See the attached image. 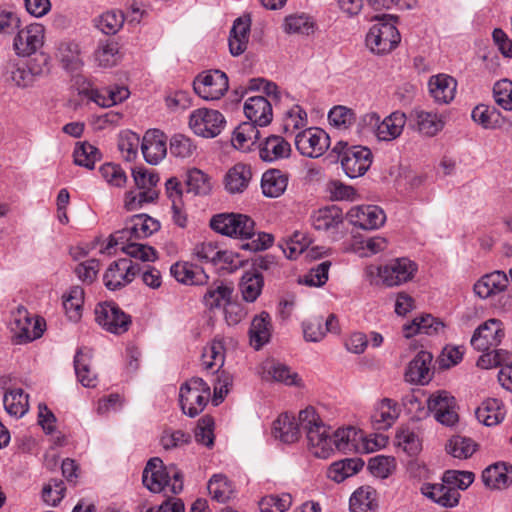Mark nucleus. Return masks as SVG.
<instances>
[{
    "instance_id": "nucleus-16",
    "label": "nucleus",
    "mask_w": 512,
    "mask_h": 512,
    "mask_svg": "<svg viewBox=\"0 0 512 512\" xmlns=\"http://www.w3.org/2000/svg\"><path fill=\"white\" fill-rule=\"evenodd\" d=\"M348 222L362 230L378 229L386 221L384 210L377 205H356L346 214Z\"/></svg>"
},
{
    "instance_id": "nucleus-34",
    "label": "nucleus",
    "mask_w": 512,
    "mask_h": 512,
    "mask_svg": "<svg viewBox=\"0 0 512 512\" xmlns=\"http://www.w3.org/2000/svg\"><path fill=\"white\" fill-rule=\"evenodd\" d=\"M250 19L237 18L230 30L228 45L233 56H239L247 49L250 35Z\"/></svg>"
},
{
    "instance_id": "nucleus-6",
    "label": "nucleus",
    "mask_w": 512,
    "mask_h": 512,
    "mask_svg": "<svg viewBox=\"0 0 512 512\" xmlns=\"http://www.w3.org/2000/svg\"><path fill=\"white\" fill-rule=\"evenodd\" d=\"M332 151L338 155L341 166L349 178L364 175L372 164L371 150L364 146H348L347 143L340 141Z\"/></svg>"
},
{
    "instance_id": "nucleus-58",
    "label": "nucleus",
    "mask_w": 512,
    "mask_h": 512,
    "mask_svg": "<svg viewBox=\"0 0 512 512\" xmlns=\"http://www.w3.org/2000/svg\"><path fill=\"white\" fill-rule=\"evenodd\" d=\"M157 198L158 190H131L125 194L124 207L127 211H136Z\"/></svg>"
},
{
    "instance_id": "nucleus-49",
    "label": "nucleus",
    "mask_w": 512,
    "mask_h": 512,
    "mask_svg": "<svg viewBox=\"0 0 512 512\" xmlns=\"http://www.w3.org/2000/svg\"><path fill=\"white\" fill-rule=\"evenodd\" d=\"M260 137L257 126L251 122L240 124L232 136V144L236 149L247 150Z\"/></svg>"
},
{
    "instance_id": "nucleus-21",
    "label": "nucleus",
    "mask_w": 512,
    "mask_h": 512,
    "mask_svg": "<svg viewBox=\"0 0 512 512\" xmlns=\"http://www.w3.org/2000/svg\"><path fill=\"white\" fill-rule=\"evenodd\" d=\"M400 414L396 401L383 398L377 401L370 413V423L374 430L385 431L392 427Z\"/></svg>"
},
{
    "instance_id": "nucleus-8",
    "label": "nucleus",
    "mask_w": 512,
    "mask_h": 512,
    "mask_svg": "<svg viewBox=\"0 0 512 512\" xmlns=\"http://www.w3.org/2000/svg\"><path fill=\"white\" fill-rule=\"evenodd\" d=\"M211 228L225 236L237 239H252L255 236L254 220L244 214L223 213L212 217Z\"/></svg>"
},
{
    "instance_id": "nucleus-63",
    "label": "nucleus",
    "mask_w": 512,
    "mask_h": 512,
    "mask_svg": "<svg viewBox=\"0 0 512 512\" xmlns=\"http://www.w3.org/2000/svg\"><path fill=\"white\" fill-rule=\"evenodd\" d=\"M314 22L305 14L290 15L285 18L284 30L287 33L309 35L314 32Z\"/></svg>"
},
{
    "instance_id": "nucleus-52",
    "label": "nucleus",
    "mask_w": 512,
    "mask_h": 512,
    "mask_svg": "<svg viewBox=\"0 0 512 512\" xmlns=\"http://www.w3.org/2000/svg\"><path fill=\"white\" fill-rule=\"evenodd\" d=\"M118 53L119 47L115 41H101L94 52V60L100 67H112L117 63Z\"/></svg>"
},
{
    "instance_id": "nucleus-13",
    "label": "nucleus",
    "mask_w": 512,
    "mask_h": 512,
    "mask_svg": "<svg viewBox=\"0 0 512 512\" xmlns=\"http://www.w3.org/2000/svg\"><path fill=\"white\" fill-rule=\"evenodd\" d=\"M295 146L301 155L318 158L329 148L330 137L323 129L310 127L296 133Z\"/></svg>"
},
{
    "instance_id": "nucleus-60",
    "label": "nucleus",
    "mask_w": 512,
    "mask_h": 512,
    "mask_svg": "<svg viewBox=\"0 0 512 512\" xmlns=\"http://www.w3.org/2000/svg\"><path fill=\"white\" fill-rule=\"evenodd\" d=\"M474 479V473L460 470H446L441 477L444 483L457 492L466 490L474 482Z\"/></svg>"
},
{
    "instance_id": "nucleus-30",
    "label": "nucleus",
    "mask_w": 512,
    "mask_h": 512,
    "mask_svg": "<svg viewBox=\"0 0 512 512\" xmlns=\"http://www.w3.org/2000/svg\"><path fill=\"white\" fill-rule=\"evenodd\" d=\"M477 420L485 426H495L501 423L506 415V409L501 400L488 398L476 409Z\"/></svg>"
},
{
    "instance_id": "nucleus-14",
    "label": "nucleus",
    "mask_w": 512,
    "mask_h": 512,
    "mask_svg": "<svg viewBox=\"0 0 512 512\" xmlns=\"http://www.w3.org/2000/svg\"><path fill=\"white\" fill-rule=\"evenodd\" d=\"M96 322L106 331L123 334L128 331L131 318L113 302L99 303L95 308Z\"/></svg>"
},
{
    "instance_id": "nucleus-9",
    "label": "nucleus",
    "mask_w": 512,
    "mask_h": 512,
    "mask_svg": "<svg viewBox=\"0 0 512 512\" xmlns=\"http://www.w3.org/2000/svg\"><path fill=\"white\" fill-rule=\"evenodd\" d=\"M400 41L401 35L395 24L382 19L373 24L366 35V46L377 55L390 53Z\"/></svg>"
},
{
    "instance_id": "nucleus-23",
    "label": "nucleus",
    "mask_w": 512,
    "mask_h": 512,
    "mask_svg": "<svg viewBox=\"0 0 512 512\" xmlns=\"http://www.w3.org/2000/svg\"><path fill=\"white\" fill-rule=\"evenodd\" d=\"M432 360L433 356L430 352H418L406 368L405 380L412 384H428L433 375L431 371Z\"/></svg>"
},
{
    "instance_id": "nucleus-54",
    "label": "nucleus",
    "mask_w": 512,
    "mask_h": 512,
    "mask_svg": "<svg viewBox=\"0 0 512 512\" xmlns=\"http://www.w3.org/2000/svg\"><path fill=\"white\" fill-rule=\"evenodd\" d=\"M74 163L87 169H93L100 158L99 150L88 142H79L73 151Z\"/></svg>"
},
{
    "instance_id": "nucleus-10",
    "label": "nucleus",
    "mask_w": 512,
    "mask_h": 512,
    "mask_svg": "<svg viewBox=\"0 0 512 512\" xmlns=\"http://www.w3.org/2000/svg\"><path fill=\"white\" fill-rule=\"evenodd\" d=\"M227 75L220 70H209L199 74L193 81L195 93L206 101L220 99L228 90Z\"/></svg>"
},
{
    "instance_id": "nucleus-47",
    "label": "nucleus",
    "mask_w": 512,
    "mask_h": 512,
    "mask_svg": "<svg viewBox=\"0 0 512 512\" xmlns=\"http://www.w3.org/2000/svg\"><path fill=\"white\" fill-rule=\"evenodd\" d=\"M57 57L62 62L64 68L70 72L78 71L83 65L79 45L73 41L61 42L58 47Z\"/></svg>"
},
{
    "instance_id": "nucleus-3",
    "label": "nucleus",
    "mask_w": 512,
    "mask_h": 512,
    "mask_svg": "<svg viewBox=\"0 0 512 512\" xmlns=\"http://www.w3.org/2000/svg\"><path fill=\"white\" fill-rule=\"evenodd\" d=\"M142 482L153 493L178 494L183 489V476L174 466L163 467L159 458L150 459L142 474Z\"/></svg>"
},
{
    "instance_id": "nucleus-20",
    "label": "nucleus",
    "mask_w": 512,
    "mask_h": 512,
    "mask_svg": "<svg viewBox=\"0 0 512 512\" xmlns=\"http://www.w3.org/2000/svg\"><path fill=\"white\" fill-rule=\"evenodd\" d=\"M141 151L148 164H159L167 155L166 135L159 129L147 130L142 138Z\"/></svg>"
},
{
    "instance_id": "nucleus-35",
    "label": "nucleus",
    "mask_w": 512,
    "mask_h": 512,
    "mask_svg": "<svg viewBox=\"0 0 512 512\" xmlns=\"http://www.w3.org/2000/svg\"><path fill=\"white\" fill-rule=\"evenodd\" d=\"M203 368L211 373L218 372L225 361V344L223 339L214 338L204 347L201 356Z\"/></svg>"
},
{
    "instance_id": "nucleus-43",
    "label": "nucleus",
    "mask_w": 512,
    "mask_h": 512,
    "mask_svg": "<svg viewBox=\"0 0 512 512\" xmlns=\"http://www.w3.org/2000/svg\"><path fill=\"white\" fill-rule=\"evenodd\" d=\"M361 435L354 427L339 428L332 435L333 451L352 453L358 450Z\"/></svg>"
},
{
    "instance_id": "nucleus-27",
    "label": "nucleus",
    "mask_w": 512,
    "mask_h": 512,
    "mask_svg": "<svg viewBox=\"0 0 512 512\" xmlns=\"http://www.w3.org/2000/svg\"><path fill=\"white\" fill-rule=\"evenodd\" d=\"M170 273L177 282L184 285H205L209 279L202 267L189 262L174 263Z\"/></svg>"
},
{
    "instance_id": "nucleus-44",
    "label": "nucleus",
    "mask_w": 512,
    "mask_h": 512,
    "mask_svg": "<svg viewBox=\"0 0 512 512\" xmlns=\"http://www.w3.org/2000/svg\"><path fill=\"white\" fill-rule=\"evenodd\" d=\"M233 289L223 282H215L209 286L203 301L209 309L225 308L232 298Z\"/></svg>"
},
{
    "instance_id": "nucleus-28",
    "label": "nucleus",
    "mask_w": 512,
    "mask_h": 512,
    "mask_svg": "<svg viewBox=\"0 0 512 512\" xmlns=\"http://www.w3.org/2000/svg\"><path fill=\"white\" fill-rule=\"evenodd\" d=\"M272 334V319L268 312L262 311L255 315L249 328V340L255 350L267 344Z\"/></svg>"
},
{
    "instance_id": "nucleus-61",
    "label": "nucleus",
    "mask_w": 512,
    "mask_h": 512,
    "mask_svg": "<svg viewBox=\"0 0 512 512\" xmlns=\"http://www.w3.org/2000/svg\"><path fill=\"white\" fill-rule=\"evenodd\" d=\"M124 23V15L121 11H107L96 19V27L106 35L118 32Z\"/></svg>"
},
{
    "instance_id": "nucleus-57",
    "label": "nucleus",
    "mask_w": 512,
    "mask_h": 512,
    "mask_svg": "<svg viewBox=\"0 0 512 512\" xmlns=\"http://www.w3.org/2000/svg\"><path fill=\"white\" fill-rule=\"evenodd\" d=\"M140 137L138 134L125 130L119 134L118 149L126 161L134 160L138 155Z\"/></svg>"
},
{
    "instance_id": "nucleus-41",
    "label": "nucleus",
    "mask_w": 512,
    "mask_h": 512,
    "mask_svg": "<svg viewBox=\"0 0 512 512\" xmlns=\"http://www.w3.org/2000/svg\"><path fill=\"white\" fill-rule=\"evenodd\" d=\"M84 296V289L78 285L70 287L63 295V307L69 320L77 322L81 318Z\"/></svg>"
},
{
    "instance_id": "nucleus-64",
    "label": "nucleus",
    "mask_w": 512,
    "mask_h": 512,
    "mask_svg": "<svg viewBox=\"0 0 512 512\" xmlns=\"http://www.w3.org/2000/svg\"><path fill=\"white\" fill-rule=\"evenodd\" d=\"M493 97L504 110L512 111V82L502 79L494 84Z\"/></svg>"
},
{
    "instance_id": "nucleus-18",
    "label": "nucleus",
    "mask_w": 512,
    "mask_h": 512,
    "mask_svg": "<svg viewBox=\"0 0 512 512\" xmlns=\"http://www.w3.org/2000/svg\"><path fill=\"white\" fill-rule=\"evenodd\" d=\"M138 272L139 267L132 261L119 259L109 265L103 275V282L108 290L115 291L131 283Z\"/></svg>"
},
{
    "instance_id": "nucleus-4",
    "label": "nucleus",
    "mask_w": 512,
    "mask_h": 512,
    "mask_svg": "<svg viewBox=\"0 0 512 512\" xmlns=\"http://www.w3.org/2000/svg\"><path fill=\"white\" fill-rule=\"evenodd\" d=\"M406 124V115L395 111L381 119L376 112L364 114L358 128L363 135H373L378 141L390 142L397 139L403 132Z\"/></svg>"
},
{
    "instance_id": "nucleus-1",
    "label": "nucleus",
    "mask_w": 512,
    "mask_h": 512,
    "mask_svg": "<svg viewBox=\"0 0 512 512\" xmlns=\"http://www.w3.org/2000/svg\"><path fill=\"white\" fill-rule=\"evenodd\" d=\"M160 229V223L147 214H137L126 221L125 226L110 235L107 245L101 252L110 253L112 248L119 249L128 256L141 261H154L156 250L138 240L147 238Z\"/></svg>"
},
{
    "instance_id": "nucleus-37",
    "label": "nucleus",
    "mask_w": 512,
    "mask_h": 512,
    "mask_svg": "<svg viewBox=\"0 0 512 512\" xmlns=\"http://www.w3.org/2000/svg\"><path fill=\"white\" fill-rule=\"evenodd\" d=\"M288 180V175L281 170H267L261 178L262 193L266 197L277 198L285 192Z\"/></svg>"
},
{
    "instance_id": "nucleus-59",
    "label": "nucleus",
    "mask_w": 512,
    "mask_h": 512,
    "mask_svg": "<svg viewBox=\"0 0 512 512\" xmlns=\"http://www.w3.org/2000/svg\"><path fill=\"white\" fill-rule=\"evenodd\" d=\"M446 450L454 458L467 459L475 452L476 444L470 438L454 436L446 445Z\"/></svg>"
},
{
    "instance_id": "nucleus-12",
    "label": "nucleus",
    "mask_w": 512,
    "mask_h": 512,
    "mask_svg": "<svg viewBox=\"0 0 512 512\" xmlns=\"http://www.w3.org/2000/svg\"><path fill=\"white\" fill-rule=\"evenodd\" d=\"M10 325L11 331L19 343H26L40 338L45 327L42 319L31 317L23 306H19L12 313Z\"/></svg>"
},
{
    "instance_id": "nucleus-5",
    "label": "nucleus",
    "mask_w": 512,
    "mask_h": 512,
    "mask_svg": "<svg viewBox=\"0 0 512 512\" xmlns=\"http://www.w3.org/2000/svg\"><path fill=\"white\" fill-rule=\"evenodd\" d=\"M418 271V265L407 257L391 259L384 265L367 266L365 274L368 278L376 275L386 287H396L411 281Z\"/></svg>"
},
{
    "instance_id": "nucleus-33",
    "label": "nucleus",
    "mask_w": 512,
    "mask_h": 512,
    "mask_svg": "<svg viewBox=\"0 0 512 512\" xmlns=\"http://www.w3.org/2000/svg\"><path fill=\"white\" fill-rule=\"evenodd\" d=\"M301 424L299 418L296 419L288 413L281 414L273 423V433L284 443H293L300 437Z\"/></svg>"
},
{
    "instance_id": "nucleus-40",
    "label": "nucleus",
    "mask_w": 512,
    "mask_h": 512,
    "mask_svg": "<svg viewBox=\"0 0 512 512\" xmlns=\"http://www.w3.org/2000/svg\"><path fill=\"white\" fill-rule=\"evenodd\" d=\"M472 120L483 129H496L501 126L502 117L499 110L491 105L478 104L471 112Z\"/></svg>"
},
{
    "instance_id": "nucleus-45",
    "label": "nucleus",
    "mask_w": 512,
    "mask_h": 512,
    "mask_svg": "<svg viewBox=\"0 0 512 512\" xmlns=\"http://www.w3.org/2000/svg\"><path fill=\"white\" fill-rule=\"evenodd\" d=\"M364 466V463L360 459L347 458L332 463L328 469V477L340 483L346 478L351 477L358 473Z\"/></svg>"
},
{
    "instance_id": "nucleus-7",
    "label": "nucleus",
    "mask_w": 512,
    "mask_h": 512,
    "mask_svg": "<svg viewBox=\"0 0 512 512\" xmlns=\"http://www.w3.org/2000/svg\"><path fill=\"white\" fill-rule=\"evenodd\" d=\"M210 386L199 377H193L181 385L179 402L184 414L195 417L201 413L210 398Z\"/></svg>"
},
{
    "instance_id": "nucleus-11",
    "label": "nucleus",
    "mask_w": 512,
    "mask_h": 512,
    "mask_svg": "<svg viewBox=\"0 0 512 512\" xmlns=\"http://www.w3.org/2000/svg\"><path fill=\"white\" fill-rule=\"evenodd\" d=\"M226 120L218 110L200 108L191 112L189 126L198 136L213 138L221 133Z\"/></svg>"
},
{
    "instance_id": "nucleus-42",
    "label": "nucleus",
    "mask_w": 512,
    "mask_h": 512,
    "mask_svg": "<svg viewBox=\"0 0 512 512\" xmlns=\"http://www.w3.org/2000/svg\"><path fill=\"white\" fill-rule=\"evenodd\" d=\"M351 512H374L377 508L376 492L370 486L358 488L350 497Z\"/></svg>"
},
{
    "instance_id": "nucleus-50",
    "label": "nucleus",
    "mask_w": 512,
    "mask_h": 512,
    "mask_svg": "<svg viewBox=\"0 0 512 512\" xmlns=\"http://www.w3.org/2000/svg\"><path fill=\"white\" fill-rule=\"evenodd\" d=\"M307 124V113L299 105H294L284 114L283 129L287 135H296L298 130L302 131L304 129H307Z\"/></svg>"
},
{
    "instance_id": "nucleus-46",
    "label": "nucleus",
    "mask_w": 512,
    "mask_h": 512,
    "mask_svg": "<svg viewBox=\"0 0 512 512\" xmlns=\"http://www.w3.org/2000/svg\"><path fill=\"white\" fill-rule=\"evenodd\" d=\"M263 277L257 271L245 272L239 282V289L246 302H254L261 294L263 288Z\"/></svg>"
},
{
    "instance_id": "nucleus-15",
    "label": "nucleus",
    "mask_w": 512,
    "mask_h": 512,
    "mask_svg": "<svg viewBox=\"0 0 512 512\" xmlns=\"http://www.w3.org/2000/svg\"><path fill=\"white\" fill-rule=\"evenodd\" d=\"M427 408L442 425L453 426L458 422L456 400L448 391L438 390L430 394L427 399Z\"/></svg>"
},
{
    "instance_id": "nucleus-53",
    "label": "nucleus",
    "mask_w": 512,
    "mask_h": 512,
    "mask_svg": "<svg viewBox=\"0 0 512 512\" xmlns=\"http://www.w3.org/2000/svg\"><path fill=\"white\" fill-rule=\"evenodd\" d=\"M74 368L78 381L87 388L96 386V375L90 370L89 356L78 350L74 357Z\"/></svg>"
},
{
    "instance_id": "nucleus-29",
    "label": "nucleus",
    "mask_w": 512,
    "mask_h": 512,
    "mask_svg": "<svg viewBox=\"0 0 512 512\" xmlns=\"http://www.w3.org/2000/svg\"><path fill=\"white\" fill-rule=\"evenodd\" d=\"M291 145L283 137L271 135L259 145V156L265 162H274L288 158Z\"/></svg>"
},
{
    "instance_id": "nucleus-56",
    "label": "nucleus",
    "mask_w": 512,
    "mask_h": 512,
    "mask_svg": "<svg viewBox=\"0 0 512 512\" xmlns=\"http://www.w3.org/2000/svg\"><path fill=\"white\" fill-rule=\"evenodd\" d=\"M330 267V261H323L299 277L298 282L309 287H322L328 280Z\"/></svg>"
},
{
    "instance_id": "nucleus-26",
    "label": "nucleus",
    "mask_w": 512,
    "mask_h": 512,
    "mask_svg": "<svg viewBox=\"0 0 512 512\" xmlns=\"http://www.w3.org/2000/svg\"><path fill=\"white\" fill-rule=\"evenodd\" d=\"M311 223L316 230L334 234L343 223V212L336 205H330L315 211Z\"/></svg>"
},
{
    "instance_id": "nucleus-51",
    "label": "nucleus",
    "mask_w": 512,
    "mask_h": 512,
    "mask_svg": "<svg viewBox=\"0 0 512 512\" xmlns=\"http://www.w3.org/2000/svg\"><path fill=\"white\" fill-rule=\"evenodd\" d=\"M395 444L409 456H416L422 450V441L418 434L409 428H401L395 436Z\"/></svg>"
},
{
    "instance_id": "nucleus-19",
    "label": "nucleus",
    "mask_w": 512,
    "mask_h": 512,
    "mask_svg": "<svg viewBox=\"0 0 512 512\" xmlns=\"http://www.w3.org/2000/svg\"><path fill=\"white\" fill-rule=\"evenodd\" d=\"M44 27L39 23L26 26L18 31L13 47L17 55L30 56L35 53L44 42Z\"/></svg>"
},
{
    "instance_id": "nucleus-22",
    "label": "nucleus",
    "mask_w": 512,
    "mask_h": 512,
    "mask_svg": "<svg viewBox=\"0 0 512 512\" xmlns=\"http://www.w3.org/2000/svg\"><path fill=\"white\" fill-rule=\"evenodd\" d=\"M421 494L441 507L453 508L458 505L461 495L441 480L440 483H423Z\"/></svg>"
},
{
    "instance_id": "nucleus-2",
    "label": "nucleus",
    "mask_w": 512,
    "mask_h": 512,
    "mask_svg": "<svg viewBox=\"0 0 512 512\" xmlns=\"http://www.w3.org/2000/svg\"><path fill=\"white\" fill-rule=\"evenodd\" d=\"M302 430L306 433L309 451L317 458L326 459L333 453L332 436L316 410L307 407L299 412Z\"/></svg>"
},
{
    "instance_id": "nucleus-31",
    "label": "nucleus",
    "mask_w": 512,
    "mask_h": 512,
    "mask_svg": "<svg viewBox=\"0 0 512 512\" xmlns=\"http://www.w3.org/2000/svg\"><path fill=\"white\" fill-rule=\"evenodd\" d=\"M508 284V278L504 272L495 271L484 275L474 284V292L482 299L504 291Z\"/></svg>"
},
{
    "instance_id": "nucleus-38",
    "label": "nucleus",
    "mask_w": 512,
    "mask_h": 512,
    "mask_svg": "<svg viewBox=\"0 0 512 512\" xmlns=\"http://www.w3.org/2000/svg\"><path fill=\"white\" fill-rule=\"evenodd\" d=\"M412 115L414 116L417 130L425 136H435L444 128L445 120L442 114L415 110Z\"/></svg>"
},
{
    "instance_id": "nucleus-48",
    "label": "nucleus",
    "mask_w": 512,
    "mask_h": 512,
    "mask_svg": "<svg viewBox=\"0 0 512 512\" xmlns=\"http://www.w3.org/2000/svg\"><path fill=\"white\" fill-rule=\"evenodd\" d=\"M3 402L7 413L16 418L25 415L29 409L28 395L20 388L6 393Z\"/></svg>"
},
{
    "instance_id": "nucleus-55",
    "label": "nucleus",
    "mask_w": 512,
    "mask_h": 512,
    "mask_svg": "<svg viewBox=\"0 0 512 512\" xmlns=\"http://www.w3.org/2000/svg\"><path fill=\"white\" fill-rule=\"evenodd\" d=\"M207 488L211 497L218 502L224 503L233 495L232 483L223 474L213 475Z\"/></svg>"
},
{
    "instance_id": "nucleus-36",
    "label": "nucleus",
    "mask_w": 512,
    "mask_h": 512,
    "mask_svg": "<svg viewBox=\"0 0 512 512\" xmlns=\"http://www.w3.org/2000/svg\"><path fill=\"white\" fill-rule=\"evenodd\" d=\"M252 172L249 166L238 163L228 170L224 178L225 189L230 194L243 193L251 180Z\"/></svg>"
},
{
    "instance_id": "nucleus-62",
    "label": "nucleus",
    "mask_w": 512,
    "mask_h": 512,
    "mask_svg": "<svg viewBox=\"0 0 512 512\" xmlns=\"http://www.w3.org/2000/svg\"><path fill=\"white\" fill-rule=\"evenodd\" d=\"M368 468L375 477L386 479L396 469V460L392 456L377 455L368 462Z\"/></svg>"
},
{
    "instance_id": "nucleus-39",
    "label": "nucleus",
    "mask_w": 512,
    "mask_h": 512,
    "mask_svg": "<svg viewBox=\"0 0 512 512\" xmlns=\"http://www.w3.org/2000/svg\"><path fill=\"white\" fill-rule=\"evenodd\" d=\"M262 376L266 380L272 379L285 385H298L300 381L298 374L292 372L288 366L272 360L263 363Z\"/></svg>"
},
{
    "instance_id": "nucleus-25",
    "label": "nucleus",
    "mask_w": 512,
    "mask_h": 512,
    "mask_svg": "<svg viewBox=\"0 0 512 512\" xmlns=\"http://www.w3.org/2000/svg\"><path fill=\"white\" fill-rule=\"evenodd\" d=\"M243 109L249 122L256 126L264 127L272 121V104L263 96L249 97Z\"/></svg>"
},
{
    "instance_id": "nucleus-17",
    "label": "nucleus",
    "mask_w": 512,
    "mask_h": 512,
    "mask_svg": "<svg viewBox=\"0 0 512 512\" xmlns=\"http://www.w3.org/2000/svg\"><path fill=\"white\" fill-rule=\"evenodd\" d=\"M505 336L501 320L491 318L480 325L471 338V345L478 351H488L500 345Z\"/></svg>"
},
{
    "instance_id": "nucleus-32",
    "label": "nucleus",
    "mask_w": 512,
    "mask_h": 512,
    "mask_svg": "<svg viewBox=\"0 0 512 512\" xmlns=\"http://www.w3.org/2000/svg\"><path fill=\"white\" fill-rule=\"evenodd\" d=\"M482 481L491 489H503L512 484V466L506 463H495L482 472Z\"/></svg>"
},
{
    "instance_id": "nucleus-24",
    "label": "nucleus",
    "mask_w": 512,
    "mask_h": 512,
    "mask_svg": "<svg viewBox=\"0 0 512 512\" xmlns=\"http://www.w3.org/2000/svg\"><path fill=\"white\" fill-rule=\"evenodd\" d=\"M429 94L438 104H449L455 98L457 81L450 75L440 73L428 81Z\"/></svg>"
}]
</instances>
